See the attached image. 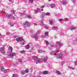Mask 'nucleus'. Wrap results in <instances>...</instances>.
Returning a JSON list of instances; mask_svg holds the SVG:
<instances>
[{
  "instance_id": "nucleus-7",
  "label": "nucleus",
  "mask_w": 77,
  "mask_h": 77,
  "mask_svg": "<svg viewBox=\"0 0 77 77\" xmlns=\"http://www.w3.org/2000/svg\"><path fill=\"white\" fill-rule=\"evenodd\" d=\"M32 58L36 62V64H37V63H37V62L38 61V59H40V58H38V57H37V56H34L32 57Z\"/></svg>"
},
{
  "instance_id": "nucleus-36",
  "label": "nucleus",
  "mask_w": 77,
  "mask_h": 77,
  "mask_svg": "<svg viewBox=\"0 0 77 77\" xmlns=\"http://www.w3.org/2000/svg\"><path fill=\"white\" fill-rule=\"evenodd\" d=\"M44 27L46 29H48V27L47 25H45Z\"/></svg>"
},
{
  "instance_id": "nucleus-2",
  "label": "nucleus",
  "mask_w": 77,
  "mask_h": 77,
  "mask_svg": "<svg viewBox=\"0 0 77 77\" xmlns=\"http://www.w3.org/2000/svg\"><path fill=\"white\" fill-rule=\"evenodd\" d=\"M51 55H54V56H57V57L59 59H62L63 58V55L62 54H57L56 55V53H54L53 51H51L50 53Z\"/></svg>"
},
{
  "instance_id": "nucleus-38",
  "label": "nucleus",
  "mask_w": 77,
  "mask_h": 77,
  "mask_svg": "<svg viewBox=\"0 0 77 77\" xmlns=\"http://www.w3.org/2000/svg\"><path fill=\"white\" fill-rule=\"evenodd\" d=\"M5 72H9V69H7L5 70Z\"/></svg>"
},
{
  "instance_id": "nucleus-29",
  "label": "nucleus",
  "mask_w": 77,
  "mask_h": 77,
  "mask_svg": "<svg viewBox=\"0 0 77 77\" xmlns=\"http://www.w3.org/2000/svg\"><path fill=\"white\" fill-rule=\"evenodd\" d=\"M25 52H26V51L25 50H23L22 51H20V53H22V54L24 53Z\"/></svg>"
},
{
  "instance_id": "nucleus-18",
  "label": "nucleus",
  "mask_w": 77,
  "mask_h": 77,
  "mask_svg": "<svg viewBox=\"0 0 77 77\" xmlns=\"http://www.w3.org/2000/svg\"><path fill=\"white\" fill-rule=\"evenodd\" d=\"M48 73H49V72L48 71H44L43 72V74L45 75L48 74Z\"/></svg>"
},
{
  "instance_id": "nucleus-4",
  "label": "nucleus",
  "mask_w": 77,
  "mask_h": 77,
  "mask_svg": "<svg viewBox=\"0 0 77 77\" xmlns=\"http://www.w3.org/2000/svg\"><path fill=\"white\" fill-rule=\"evenodd\" d=\"M63 45L60 42H57L56 44V47L57 49H59L61 46H62Z\"/></svg>"
},
{
  "instance_id": "nucleus-59",
  "label": "nucleus",
  "mask_w": 77,
  "mask_h": 77,
  "mask_svg": "<svg viewBox=\"0 0 77 77\" xmlns=\"http://www.w3.org/2000/svg\"><path fill=\"white\" fill-rule=\"evenodd\" d=\"M13 18L14 19H15V17H13Z\"/></svg>"
},
{
  "instance_id": "nucleus-35",
  "label": "nucleus",
  "mask_w": 77,
  "mask_h": 77,
  "mask_svg": "<svg viewBox=\"0 0 77 77\" xmlns=\"http://www.w3.org/2000/svg\"><path fill=\"white\" fill-rule=\"evenodd\" d=\"M33 0H29V2L30 3H33Z\"/></svg>"
},
{
  "instance_id": "nucleus-26",
  "label": "nucleus",
  "mask_w": 77,
  "mask_h": 77,
  "mask_svg": "<svg viewBox=\"0 0 77 77\" xmlns=\"http://www.w3.org/2000/svg\"><path fill=\"white\" fill-rule=\"evenodd\" d=\"M1 69L2 71V72H5V69H4V68L2 67L1 68Z\"/></svg>"
},
{
  "instance_id": "nucleus-19",
  "label": "nucleus",
  "mask_w": 77,
  "mask_h": 77,
  "mask_svg": "<svg viewBox=\"0 0 77 77\" xmlns=\"http://www.w3.org/2000/svg\"><path fill=\"white\" fill-rule=\"evenodd\" d=\"M45 37H48V32H45Z\"/></svg>"
},
{
  "instance_id": "nucleus-48",
  "label": "nucleus",
  "mask_w": 77,
  "mask_h": 77,
  "mask_svg": "<svg viewBox=\"0 0 77 77\" xmlns=\"http://www.w3.org/2000/svg\"><path fill=\"white\" fill-rule=\"evenodd\" d=\"M56 53H59V50H56Z\"/></svg>"
},
{
  "instance_id": "nucleus-50",
  "label": "nucleus",
  "mask_w": 77,
  "mask_h": 77,
  "mask_svg": "<svg viewBox=\"0 0 77 77\" xmlns=\"http://www.w3.org/2000/svg\"><path fill=\"white\" fill-rule=\"evenodd\" d=\"M15 12V10H11V12Z\"/></svg>"
},
{
  "instance_id": "nucleus-21",
  "label": "nucleus",
  "mask_w": 77,
  "mask_h": 77,
  "mask_svg": "<svg viewBox=\"0 0 77 77\" xmlns=\"http://www.w3.org/2000/svg\"><path fill=\"white\" fill-rule=\"evenodd\" d=\"M58 29V27L57 26H54L53 28H52V30H55V29Z\"/></svg>"
},
{
  "instance_id": "nucleus-5",
  "label": "nucleus",
  "mask_w": 77,
  "mask_h": 77,
  "mask_svg": "<svg viewBox=\"0 0 77 77\" xmlns=\"http://www.w3.org/2000/svg\"><path fill=\"white\" fill-rule=\"evenodd\" d=\"M39 34V32L38 31L37 33L33 35V38L35 40H38V35Z\"/></svg>"
},
{
  "instance_id": "nucleus-33",
  "label": "nucleus",
  "mask_w": 77,
  "mask_h": 77,
  "mask_svg": "<svg viewBox=\"0 0 77 77\" xmlns=\"http://www.w3.org/2000/svg\"><path fill=\"white\" fill-rule=\"evenodd\" d=\"M10 34L11 33H10V32H7L6 33V35L8 36H9V35H10Z\"/></svg>"
},
{
  "instance_id": "nucleus-30",
  "label": "nucleus",
  "mask_w": 77,
  "mask_h": 77,
  "mask_svg": "<svg viewBox=\"0 0 77 77\" xmlns=\"http://www.w3.org/2000/svg\"><path fill=\"white\" fill-rule=\"evenodd\" d=\"M45 42L46 43V45H48L49 44V43H48V42L47 40H45Z\"/></svg>"
},
{
  "instance_id": "nucleus-37",
  "label": "nucleus",
  "mask_w": 77,
  "mask_h": 77,
  "mask_svg": "<svg viewBox=\"0 0 77 77\" xmlns=\"http://www.w3.org/2000/svg\"><path fill=\"white\" fill-rule=\"evenodd\" d=\"M44 8V7L43 6H41V9H42V11H44V10H43V9Z\"/></svg>"
},
{
  "instance_id": "nucleus-11",
  "label": "nucleus",
  "mask_w": 77,
  "mask_h": 77,
  "mask_svg": "<svg viewBox=\"0 0 77 77\" xmlns=\"http://www.w3.org/2000/svg\"><path fill=\"white\" fill-rule=\"evenodd\" d=\"M66 3H67V1L66 0H63V2H61V3L63 4V5H65V4H66Z\"/></svg>"
},
{
  "instance_id": "nucleus-55",
  "label": "nucleus",
  "mask_w": 77,
  "mask_h": 77,
  "mask_svg": "<svg viewBox=\"0 0 77 77\" xmlns=\"http://www.w3.org/2000/svg\"><path fill=\"white\" fill-rule=\"evenodd\" d=\"M37 77H42L41 76H37Z\"/></svg>"
},
{
  "instance_id": "nucleus-39",
  "label": "nucleus",
  "mask_w": 77,
  "mask_h": 77,
  "mask_svg": "<svg viewBox=\"0 0 77 77\" xmlns=\"http://www.w3.org/2000/svg\"><path fill=\"white\" fill-rule=\"evenodd\" d=\"M12 77H17V75L15 74H13Z\"/></svg>"
},
{
  "instance_id": "nucleus-6",
  "label": "nucleus",
  "mask_w": 77,
  "mask_h": 77,
  "mask_svg": "<svg viewBox=\"0 0 77 77\" xmlns=\"http://www.w3.org/2000/svg\"><path fill=\"white\" fill-rule=\"evenodd\" d=\"M30 26V23L28 22L27 21H26L24 24V27H29Z\"/></svg>"
},
{
  "instance_id": "nucleus-22",
  "label": "nucleus",
  "mask_w": 77,
  "mask_h": 77,
  "mask_svg": "<svg viewBox=\"0 0 77 77\" xmlns=\"http://www.w3.org/2000/svg\"><path fill=\"white\" fill-rule=\"evenodd\" d=\"M26 17H27L28 18L30 19V18H32V17L31 15H27L26 16Z\"/></svg>"
},
{
  "instance_id": "nucleus-12",
  "label": "nucleus",
  "mask_w": 77,
  "mask_h": 77,
  "mask_svg": "<svg viewBox=\"0 0 77 77\" xmlns=\"http://www.w3.org/2000/svg\"><path fill=\"white\" fill-rule=\"evenodd\" d=\"M38 53H45L46 52L45 51H43L42 50H38Z\"/></svg>"
},
{
  "instance_id": "nucleus-28",
  "label": "nucleus",
  "mask_w": 77,
  "mask_h": 77,
  "mask_svg": "<svg viewBox=\"0 0 77 77\" xmlns=\"http://www.w3.org/2000/svg\"><path fill=\"white\" fill-rule=\"evenodd\" d=\"M69 69H72V70H74L75 69L74 68L72 67H71L69 66Z\"/></svg>"
},
{
  "instance_id": "nucleus-53",
  "label": "nucleus",
  "mask_w": 77,
  "mask_h": 77,
  "mask_svg": "<svg viewBox=\"0 0 77 77\" xmlns=\"http://www.w3.org/2000/svg\"><path fill=\"white\" fill-rule=\"evenodd\" d=\"M43 74V73L42 72H40L39 73V74Z\"/></svg>"
},
{
  "instance_id": "nucleus-61",
  "label": "nucleus",
  "mask_w": 77,
  "mask_h": 77,
  "mask_svg": "<svg viewBox=\"0 0 77 77\" xmlns=\"http://www.w3.org/2000/svg\"><path fill=\"white\" fill-rule=\"evenodd\" d=\"M20 29V30H21V28H20V29Z\"/></svg>"
},
{
  "instance_id": "nucleus-1",
  "label": "nucleus",
  "mask_w": 77,
  "mask_h": 77,
  "mask_svg": "<svg viewBox=\"0 0 77 77\" xmlns=\"http://www.w3.org/2000/svg\"><path fill=\"white\" fill-rule=\"evenodd\" d=\"M14 38H16L15 39L17 40V41L18 42H21V41H22V42L21 43V44L22 45H24V44H25V43H26V41H25L23 39L22 37H20L18 38L17 36H14Z\"/></svg>"
},
{
  "instance_id": "nucleus-51",
  "label": "nucleus",
  "mask_w": 77,
  "mask_h": 77,
  "mask_svg": "<svg viewBox=\"0 0 77 77\" xmlns=\"http://www.w3.org/2000/svg\"><path fill=\"white\" fill-rule=\"evenodd\" d=\"M54 44H53L51 45V47H53L54 46Z\"/></svg>"
},
{
  "instance_id": "nucleus-43",
  "label": "nucleus",
  "mask_w": 77,
  "mask_h": 77,
  "mask_svg": "<svg viewBox=\"0 0 77 77\" xmlns=\"http://www.w3.org/2000/svg\"><path fill=\"white\" fill-rule=\"evenodd\" d=\"M64 21H68V19L67 18H65L64 19Z\"/></svg>"
},
{
  "instance_id": "nucleus-23",
  "label": "nucleus",
  "mask_w": 77,
  "mask_h": 77,
  "mask_svg": "<svg viewBox=\"0 0 77 77\" xmlns=\"http://www.w3.org/2000/svg\"><path fill=\"white\" fill-rule=\"evenodd\" d=\"M40 24L41 26H43L44 25V23H43V21L41 20L40 21Z\"/></svg>"
},
{
  "instance_id": "nucleus-62",
  "label": "nucleus",
  "mask_w": 77,
  "mask_h": 77,
  "mask_svg": "<svg viewBox=\"0 0 77 77\" xmlns=\"http://www.w3.org/2000/svg\"><path fill=\"white\" fill-rule=\"evenodd\" d=\"M39 46L38 45V47H39Z\"/></svg>"
},
{
  "instance_id": "nucleus-40",
  "label": "nucleus",
  "mask_w": 77,
  "mask_h": 77,
  "mask_svg": "<svg viewBox=\"0 0 77 77\" xmlns=\"http://www.w3.org/2000/svg\"><path fill=\"white\" fill-rule=\"evenodd\" d=\"M33 24H34V26H38V24H37V23H34Z\"/></svg>"
},
{
  "instance_id": "nucleus-27",
  "label": "nucleus",
  "mask_w": 77,
  "mask_h": 77,
  "mask_svg": "<svg viewBox=\"0 0 77 77\" xmlns=\"http://www.w3.org/2000/svg\"><path fill=\"white\" fill-rule=\"evenodd\" d=\"M26 49H28L30 48V46L29 45H27L26 46Z\"/></svg>"
},
{
  "instance_id": "nucleus-25",
  "label": "nucleus",
  "mask_w": 77,
  "mask_h": 77,
  "mask_svg": "<svg viewBox=\"0 0 77 77\" xmlns=\"http://www.w3.org/2000/svg\"><path fill=\"white\" fill-rule=\"evenodd\" d=\"M9 24L11 27H12V26H14V23H9Z\"/></svg>"
},
{
  "instance_id": "nucleus-49",
  "label": "nucleus",
  "mask_w": 77,
  "mask_h": 77,
  "mask_svg": "<svg viewBox=\"0 0 77 77\" xmlns=\"http://www.w3.org/2000/svg\"><path fill=\"white\" fill-rule=\"evenodd\" d=\"M59 21H62V19H59Z\"/></svg>"
},
{
  "instance_id": "nucleus-41",
  "label": "nucleus",
  "mask_w": 77,
  "mask_h": 77,
  "mask_svg": "<svg viewBox=\"0 0 77 77\" xmlns=\"http://www.w3.org/2000/svg\"><path fill=\"white\" fill-rule=\"evenodd\" d=\"M33 67H31L30 68V70L31 71H33Z\"/></svg>"
},
{
  "instance_id": "nucleus-45",
  "label": "nucleus",
  "mask_w": 77,
  "mask_h": 77,
  "mask_svg": "<svg viewBox=\"0 0 77 77\" xmlns=\"http://www.w3.org/2000/svg\"><path fill=\"white\" fill-rule=\"evenodd\" d=\"M25 73H26V72H29V71H28V70H26L25 71Z\"/></svg>"
},
{
  "instance_id": "nucleus-13",
  "label": "nucleus",
  "mask_w": 77,
  "mask_h": 77,
  "mask_svg": "<svg viewBox=\"0 0 77 77\" xmlns=\"http://www.w3.org/2000/svg\"><path fill=\"white\" fill-rule=\"evenodd\" d=\"M50 6L51 8H54L55 7V4H50Z\"/></svg>"
},
{
  "instance_id": "nucleus-57",
  "label": "nucleus",
  "mask_w": 77,
  "mask_h": 77,
  "mask_svg": "<svg viewBox=\"0 0 77 77\" xmlns=\"http://www.w3.org/2000/svg\"><path fill=\"white\" fill-rule=\"evenodd\" d=\"M10 2H12V0H8Z\"/></svg>"
},
{
  "instance_id": "nucleus-8",
  "label": "nucleus",
  "mask_w": 77,
  "mask_h": 77,
  "mask_svg": "<svg viewBox=\"0 0 77 77\" xmlns=\"http://www.w3.org/2000/svg\"><path fill=\"white\" fill-rule=\"evenodd\" d=\"M16 55V54L14 52H12L10 53L8 55V57L12 58L13 56H15Z\"/></svg>"
},
{
  "instance_id": "nucleus-54",
  "label": "nucleus",
  "mask_w": 77,
  "mask_h": 77,
  "mask_svg": "<svg viewBox=\"0 0 77 77\" xmlns=\"http://www.w3.org/2000/svg\"><path fill=\"white\" fill-rule=\"evenodd\" d=\"M6 46V44H5V45H4V46L5 47V46Z\"/></svg>"
},
{
  "instance_id": "nucleus-60",
  "label": "nucleus",
  "mask_w": 77,
  "mask_h": 77,
  "mask_svg": "<svg viewBox=\"0 0 77 77\" xmlns=\"http://www.w3.org/2000/svg\"><path fill=\"white\" fill-rule=\"evenodd\" d=\"M1 33H0V36H1Z\"/></svg>"
},
{
  "instance_id": "nucleus-20",
  "label": "nucleus",
  "mask_w": 77,
  "mask_h": 77,
  "mask_svg": "<svg viewBox=\"0 0 77 77\" xmlns=\"http://www.w3.org/2000/svg\"><path fill=\"white\" fill-rule=\"evenodd\" d=\"M56 73H57V74L58 75H60L61 74V73L60 71H59L58 70H57L56 72Z\"/></svg>"
},
{
  "instance_id": "nucleus-52",
  "label": "nucleus",
  "mask_w": 77,
  "mask_h": 77,
  "mask_svg": "<svg viewBox=\"0 0 77 77\" xmlns=\"http://www.w3.org/2000/svg\"><path fill=\"white\" fill-rule=\"evenodd\" d=\"M72 1L73 2H74V3H75V1L74 0H72Z\"/></svg>"
},
{
  "instance_id": "nucleus-14",
  "label": "nucleus",
  "mask_w": 77,
  "mask_h": 77,
  "mask_svg": "<svg viewBox=\"0 0 77 77\" xmlns=\"http://www.w3.org/2000/svg\"><path fill=\"white\" fill-rule=\"evenodd\" d=\"M49 24L51 25H52L53 24V22L54 21V20H49Z\"/></svg>"
},
{
  "instance_id": "nucleus-17",
  "label": "nucleus",
  "mask_w": 77,
  "mask_h": 77,
  "mask_svg": "<svg viewBox=\"0 0 77 77\" xmlns=\"http://www.w3.org/2000/svg\"><path fill=\"white\" fill-rule=\"evenodd\" d=\"M43 14H44V15H46L47 16H50V13H48L47 12L46 13H44Z\"/></svg>"
},
{
  "instance_id": "nucleus-34",
  "label": "nucleus",
  "mask_w": 77,
  "mask_h": 77,
  "mask_svg": "<svg viewBox=\"0 0 77 77\" xmlns=\"http://www.w3.org/2000/svg\"><path fill=\"white\" fill-rule=\"evenodd\" d=\"M21 73L22 74V75H23V74H25V71H22Z\"/></svg>"
},
{
  "instance_id": "nucleus-24",
  "label": "nucleus",
  "mask_w": 77,
  "mask_h": 77,
  "mask_svg": "<svg viewBox=\"0 0 77 77\" xmlns=\"http://www.w3.org/2000/svg\"><path fill=\"white\" fill-rule=\"evenodd\" d=\"M44 13L42 14V15L40 16L41 18L42 19H44Z\"/></svg>"
},
{
  "instance_id": "nucleus-42",
  "label": "nucleus",
  "mask_w": 77,
  "mask_h": 77,
  "mask_svg": "<svg viewBox=\"0 0 77 77\" xmlns=\"http://www.w3.org/2000/svg\"><path fill=\"white\" fill-rule=\"evenodd\" d=\"M19 61L20 62V63H22V60H21V59H19Z\"/></svg>"
},
{
  "instance_id": "nucleus-31",
  "label": "nucleus",
  "mask_w": 77,
  "mask_h": 77,
  "mask_svg": "<svg viewBox=\"0 0 77 77\" xmlns=\"http://www.w3.org/2000/svg\"><path fill=\"white\" fill-rule=\"evenodd\" d=\"M9 50L11 51H12V50H13V48H12L11 46H10L9 48Z\"/></svg>"
},
{
  "instance_id": "nucleus-32",
  "label": "nucleus",
  "mask_w": 77,
  "mask_h": 77,
  "mask_svg": "<svg viewBox=\"0 0 77 77\" xmlns=\"http://www.w3.org/2000/svg\"><path fill=\"white\" fill-rule=\"evenodd\" d=\"M0 13H1V14H4V13H5V11H0Z\"/></svg>"
},
{
  "instance_id": "nucleus-16",
  "label": "nucleus",
  "mask_w": 77,
  "mask_h": 77,
  "mask_svg": "<svg viewBox=\"0 0 77 77\" xmlns=\"http://www.w3.org/2000/svg\"><path fill=\"white\" fill-rule=\"evenodd\" d=\"M39 9H40L39 8H38L37 9H36L34 11V13L35 14H38V13L39 12Z\"/></svg>"
},
{
  "instance_id": "nucleus-47",
  "label": "nucleus",
  "mask_w": 77,
  "mask_h": 77,
  "mask_svg": "<svg viewBox=\"0 0 77 77\" xmlns=\"http://www.w3.org/2000/svg\"><path fill=\"white\" fill-rule=\"evenodd\" d=\"M65 63V61H63L61 63V64H62V65H63Z\"/></svg>"
},
{
  "instance_id": "nucleus-56",
  "label": "nucleus",
  "mask_w": 77,
  "mask_h": 77,
  "mask_svg": "<svg viewBox=\"0 0 77 77\" xmlns=\"http://www.w3.org/2000/svg\"><path fill=\"white\" fill-rule=\"evenodd\" d=\"M48 2H50L51 1V0H48Z\"/></svg>"
},
{
  "instance_id": "nucleus-15",
  "label": "nucleus",
  "mask_w": 77,
  "mask_h": 77,
  "mask_svg": "<svg viewBox=\"0 0 77 77\" xmlns=\"http://www.w3.org/2000/svg\"><path fill=\"white\" fill-rule=\"evenodd\" d=\"M12 14H10L9 15L7 14L6 15V17H7V18H11V17H12Z\"/></svg>"
},
{
  "instance_id": "nucleus-10",
  "label": "nucleus",
  "mask_w": 77,
  "mask_h": 77,
  "mask_svg": "<svg viewBox=\"0 0 77 77\" xmlns=\"http://www.w3.org/2000/svg\"><path fill=\"white\" fill-rule=\"evenodd\" d=\"M77 29V28L74 26H72L70 27V30H75Z\"/></svg>"
},
{
  "instance_id": "nucleus-9",
  "label": "nucleus",
  "mask_w": 77,
  "mask_h": 77,
  "mask_svg": "<svg viewBox=\"0 0 77 77\" xmlns=\"http://www.w3.org/2000/svg\"><path fill=\"white\" fill-rule=\"evenodd\" d=\"M5 48L4 47H2L0 48V52H1L3 54H5V52L4 51Z\"/></svg>"
},
{
  "instance_id": "nucleus-44",
  "label": "nucleus",
  "mask_w": 77,
  "mask_h": 77,
  "mask_svg": "<svg viewBox=\"0 0 77 77\" xmlns=\"http://www.w3.org/2000/svg\"><path fill=\"white\" fill-rule=\"evenodd\" d=\"M75 65H77V61H76L75 62Z\"/></svg>"
},
{
  "instance_id": "nucleus-3",
  "label": "nucleus",
  "mask_w": 77,
  "mask_h": 77,
  "mask_svg": "<svg viewBox=\"0 0 77 77\" xmlns=\"http://www.w3.org/2000/svg\"><path fill=\"white\" fill-rule=\"evenodd\" d=\"M47 59H48V57H44L43 59H38V61L37 62V63H40V62H42L44 63L46 62L47 60Z\"/></svg>"
},
{
  "instance_id": "nucleus-46",
  "label": "nucleus",
  "mask_w": 77,
  "mask_h": 77,
  "mask_svg": "<svg viewBox=\"0 0 77 77\" xmlns=\"http://www.w3.org/2000/svg\"><path fill=\"white\" fill-rule=\"evenodd\" d=\"M19 14L20 15H24V14L22 13H20Z\"/></svg>"
},
{
  "instance_id": "nucleus-58",
  "label": "nucleus",
  "mask_w": 77,
  "mask_h": 77,
  "mask_svg": "<svg viewBox=\"0 0 77 77\" xmlns=\"http://www.w3.org/2000/svg\"><path fill=\"white\" fill-rule=\"evenodd\" d=\"M55 16H57V14H55Z\"/></svg>"
}]
</instances>
